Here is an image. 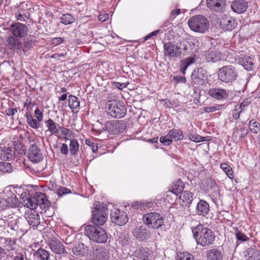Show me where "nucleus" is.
I'll list each match as a JSON object with an SVG mask.
<instances>
[{"label":"nucleus","instance_id":"obj_46","mask_svg":"<svg viewBox=\"0 0 260 260\" xmlns=\"http://www.w3.org/2000/svg\"><path fill=\"white\" fill-rule=\"evenodd\" d=\"M5 244L8 250H14L16 246V239L8 238L6 239Z\"/></svg>","mask_w":260,"mask_h":260},{"label":"nucleus","instance_id":"obj_58","mask_svg":"<svg viewBox=\"0 0 260 260\" xmlns=\"http://www.w3.org/2000/svg\"><path fill=\"white\" fill-rule=\"evenodd\" d=\"M64 41V39L61 37L53 38L51 40V43L54 46H57L59 44L62 43Z\"/></svg>","mask_w":260,"mask_h":260},{"label":"nucleus","instance_id":"obj_51","mask_svg":"<svg viewBox=\"0 0 260 260\" xmlns=\"http://www.w3.org/2000/svg\"><path fill=\"white\" fill-rule=\"evenodd\" d=\"M159 141L160 143H162L165 146H169L172 143V140L169 134L165 136L161 137Z\"/></svg>","mask_w":260,"mask_h":260},{"label":"nucleus","instance_id":"obj_59","mask_svg":"<svg viewBox=\"0 0 260 260\" xmlns=\"http://www.w3.org/2000/svg\"><path fill=\"white\" fill-rule=\"evenodd\" d=\"M161 31L160 29H157V30H155L150 32V34L146 35L144 37V41H147L148 40L150 39L151 38H152L153 37L156 36Z\"/></svg>","mask_w":260,"mask_h":260},{"label":"nucleus","instance_id":"obj_53","mask_svg":"<svg viewBox=\"0 0 260 260\" xmlns=\"http://www.w3.org/2000/svg\"><path fill=\"white\" fill-rule=\"evenodd\" d=\"M189 139L193 142L198 143L204 141V138L201 136L199 135H194L193 134H190L188 136Z\"/></svg>","mask_w":260,"mask_h":260},{"label":"nucleus","instance_id":"obj_40","mask_svg":"<svg viewBox=\"0 0 260 260\" xmlns=\"http://www.w3.org/2000/svg\"><path fill=\"white\" fill-rule=\"evenodd\" d=\"M61 22L65 25L72 24L75 21L74 17L71 14L67 13L62 15L60 17Z\"/></svg>","mask_w":260,"mask_h":260},{"label":"nucleus","instance_id":"obj_60","mask_svg":"<svg viewBox=\"0 0 260 260\" xmlns=\"http://www.w3.org/2000/svg\"><path fill=\"white\" fill-rule=\"evenodd\" d=\"M59 132H60L62 135L67 136L71 135L72 133L71 130L60 125V128H59Z\"/></svg>","mask_w":260,"mask_h":260},{"label":"nucleus","instance_id":"obj_18","mask_svg":"<svg viewBox=\"0 0 260 260\" xmlns=\"http://www.w3.org/2000/svg\"><path fill=\"white\" fill-rule=\"evenodd\" d=\"M233 11L238 14L244 12L248 8V3L244 0H235L231 5Z\"/></svg>","mask_w":260,"mask_h":260},{"label":"nucleus","instance_id":"obj_47","mask_svg":"<svg viewBox=\"0 0 260 260\" xmlns=\"http://www.w3.org/2000/svg\"><path fill=\"white\" fill-rule=\"evenodd\" d=\"M30 15L29 12H24L21 13V12H16L15 13V17L18 20L20 21H25L28 19Z\"/></svg>","mask_w":260,"mask_h":260},{"label":"nucleus","instance_id":"obj_50","mask_svg":"<svg viewBox=\"0 0 260 260\" xmlns=\"http://www.w3.org/2000/svg\"><path fill=\"white\" fill-rule=\"evenodd\" d=\"M222 106V105H216V106L206 107L204 108V111L206 113H211L220 110Z\"/></svg>","mask_w":260,"mask_h":260},{"label":"nucleus","instance_id":"obj_8","mask_svg":"<svg viewBox=\"0 0 260 260\" xmlns=\"http://www.w3.org/2000/svg\"><path fill=\"white\" fill-rule=\"evenodd\" d=\"M108 214L107 208L96 205L92 211V222L96 226L104 225L107 220Z\"/></svg>","mask_w":260,"mask_h":260},{"label":"nucleus","instance_id":"obj_48","mask_svg":"<svg viewBox=\"0 0 260 260\" xmlns=\"http://www.w3.org/2000/svg\"><path fill=\"white\" fill-rule=\"evenodd\" d=\"M177 260H194V256L188 252L180 253L177 255Z\"/></svg>","mask_w":260,"mask_h":260},{"label":"nucleus","instance_id":"obj_36","mask_svg":"<svg viewBox=\"0 0 260 260\" xmlns=\"http://www.w3.org/2000/svg\"><path fill=\"white\" fill-rule=\"evenodd\" d=\"M70 152L72 155H75L77 154L79 150V143L76 139H72L70 141Z\"/></svg>","mask_w":260,"mask_h":260},{"label":"nucleus","instance_id":"obj_26","mask_svg":"<svg viewBox=\"0 0 260 260\" xmlns=\"http://www.w3.org/2000/svg\"><path fill=\"white\" fill-rule=\"evenodd\" d=\"M94 257L95 260H108L109 253L105 248L99 247L94 252Z\"/></svg>","mask_w":260,"mask_h":260},{"label":"nucleus","instance_id":"obj_29","mask_svg":"<svg viewBox=\"0 0 260 260\" xmlns=\"http://www.w3.org/2000/svg\"><path fill=\"white\" fill-rule=\"evenodd\" d=\"M180 204L182 206L189 207L192 201V193L188 191H183L180 196Z\"/></svg>","mask_w":260,"mask_h":260},{"label":"nucleus","instance_id":"obj_35","mask_svg":"<svg viewBox=\"0 0 260 260\" xmlns=\"http://www.w3.org/2000/svg\"><path fill=\"white\" fill-rule=\"evenodd\" d=\"M7 200L8 207H16L19 205L18 199L17 198L16 196L13 193H11V195L7 198Z\"/></svg>","mask_w":260,"mask_h":260},{"label":"nucleus","instance_id":"obj_3","mask_svg":"<svg viewBox=\"0 0 260 260\" xmlns=\"http://www.w3.org/2000/svg\"><path fill=\"white\" fill-rule=\"evenodd\" d=\"M193 238L197 244L203 247H208L213 244L215 236L210 229L199 224L191 228Z\"/></svg>","mask_w":260,"mask_h":260},{"label":"nucleus","instance_id":"obj_34","mask_svg":"<svg viewBox=\"0 0 260 260\" xmlns=\"http://www.w3.org/2000/svg\"><path fill=\"white\" fill-rule=\"evenodd\" d=\"M119 123L114 121H108L106 124V128L109 133L115 134L118 132L117 129L119 127Z\"/></svg>","mask_w":260,"mask_h":260},{"label":"nucleus","instance_id":"obj_62","mask_svg":"<svg viewBox=\"0 0 260 260\" xmlns=\"http://www.w3.org/2000/svg\"><path fill=\"white\" fill-rule=\"evenodd\" d=\"M180 13V9H176L175 10H173L169 16V19L171 20H173L175 19L177 15H178Z\"/></svg>","mask_w":260,"mask_h":260},{"label":"nucleus","instance_id":"obj_2","mask_svg":"<svg viewBox=\"0 0 260 260\" xmlns=\"http://www.w3.org/2000/svg\"><path fill=\"white\" fill-rule=\"evenodd\" d=\"M9 30L12 35L8 36L6 40L8 47L13 50H24L21 39L27 36V26L19 22L13 23L10 25Z\"/></svg>","mask_w":260,"mask_h":260},{"label":"nucleus","instance_id":"obj_43","mask_svg":"<svg viewBox=\"0 0 260 260\" xmlns=\"http://www.w3.org/2000/svg\"><path fill=\"white\" fill-rule=\"evenodd\" d=\"M249 128L252 133L257 134L260 130V124L254 120H251L249 123Z\"/></svg>","mask_w":260,"mask_h":260},{"label":"nucleus","instance_id":"obj_55","mask_svg":"<svg viewBox=\"0 0 260 260\" xmlns=\"http://www.w3.org/2000/svg\"><path fill=\"white\" fill-rule=\"evenodd\" d=\"M71 192V191L69 189L63 187H60L57 190L58 197H62L63 195L70 193Z\"/></svg>","mask_w":260,"mask_h":260},{"label":"nucleus","instance_id":"obj_17","mask_svg":"<svg viewBox=\"0 0 260 260\" xmlns=\"http://www.w3.org/2000/svg\"><path fill=\"white\" fill-rule=\"evenodd\" d=\"M133 234L134 236L139 240H146L151 236L150 231L143 226L135 228L133 231Z\"/></svg>","mask_w":260,"mask_h":260},{"label":"nucleus","instance_id":"obj_21","mask_svg":"<svg viewBox=\"0 0 260 260\" xmlns=\"http://www.w3.org/2000/svg\"><path fill=\"white\" fill-rule=\"evenodd\" d=\"M207 6L210 10L221 11L225 7L224 0H207Z\"/></svg>","mask_w":260,"mask_h":260},{"label":"nucleus","instance_id":"obj_31","mask_svg":"<svg viewBox=\"0 0 260 260\" xmlns=\"http://www.w3.org/2000/svg\"><path fill=\"white\" fill-rule=\"evenodd\" d=\"M194 58L192 57H189L182 60L179 66V69L181 72L182 74H185V71L188 66L191 64H192L194 62Z\"/></svg>","mask_w":260,"mask_h":260},{"label":"nucleus","instance_id":"obj_20","mask_svg":"<svg viewBox=\"0 0 260 260\" xmlns=\"http://www.w3.org/2000/svg\"><path fill=\"white\" fill-rule=\"evenodd\" d=\"M209 209V204L206 201L201 200L197 205L196 213L199 216H205L208 214Z\"/></svg>","mask_w":260,"mask_h":260},{"label":"nucleus","instance_id":"obj_7","mask_svg":"<svg viewBox=\"0 0 260 260\" xmlns=\"http://www.w3.org/2000/svg\"><path fill=\"white\" fill-rule=\"evenodd\" d=\"M238 73L233 65L223 66L219 69L218 78L219 80L225 83L230 84L237 80Z\"/></svg>","mask_w":260,"mask_h":260},{"label":"nucleus","instance_id":"obj_5","mask_svg":"<svg viewBox=\"0 0 260 260\" xmlns=\"http://www.w3.org/2000/svg\"><path fill=\"white\" fill-rule=\"evenodd\" d=\"M109 115L115 118H121L125 116L126 108L124 103L117 100L108 101L105 106Z\"/></svg>","mask_w":260,"mask_h":260},{"label":"nucleus","instance_id":"obj_25","mask_svg":"<svg viewBox=\"0 0 260 260\" xmlns=\"http://www.w3.org/2000/svg\"><path fill=\"white\" fill-rule=\"evenodd\" d=\"M184 182L180 179L174 181L171 186L172 190H169L167 192L168 195L173 193L177 196L178 194L182 193L184 188Z\"/></svg>","mask_w":260,"mask_h":260},{"label":"nucleus","instance_id":"obj_10","mask_svg":"<svg viewBox=\"0 0 260 260\" xmlns=\"http://www.w3.org/2000/svg\"><path fill=\"white\" fill-rule=\"evenodd\" d=\"M207 78V72L202 68L194 70L191 76L192 83L197 85H203L205 83Z\"/></svg>","mask_w":260,"mask_h":260},{"label":"nucleus","instance_id":"obj_32","mask_svg":"<svg viewBox=\"0 0 260 260\" xmlns=\"http://www.w3.org/2000/svg\"><path fill=\"white\" fill-rule=\"evenodd\" d=\"M168 134L171 139H174L175 141L181 140L183 139L182 132L180 129H171Z\"/></svg>","mask_w":260,"mask_h":260},{"label":"nucleus","instance_id":"obj_44","mask_svg":"<svg viewBox=\"0 0 260 260\" xmlns=\"http://www.w3.org/2000/svg\"><path fill=\"white\" fill-rule=\"evenodd\" d=\"M220 168L231 179L233 178V171L232 168L227 164L223 163L220 165Z\"/></svg>","mask_w":260,"mask_h":260},{"label":"nucleus","instance_id":"obj_27","mask_svg":"<svg viewBox=\"0 0 260 260\" xmlns=\"http://www.w3.org/2000/svg\"><path fill=\"white\" fill-rule=\"evenodd\" d=\"M51 250L56 254H62L65 251L63 245L58 240H51L49 244Z\"/></svg>","mask_w":260,"mask_h":260},{"label":"nucleus","instance_id":"obj_13","mask_svg":"<svg viewBox=\"0 0 260 260\" xmlns=\"http://www.w3.org/2000/svg\"><path fill=\"white\" fill-rule=\"evenodd\" d=\"M27 155L34 163H38L42 159V154L36 145H31L28 148Z\"/></svg>","mask_w":260,"mask_h":260},{"label":"nucleus","instance_id":"obj_56","mask_svg":"<svg viewBox=\"0 0 260 260\" xmlns=\"http://www.w3.org/2000/svg\"><path fill=\"white\" fill-rule=\"evenodd\" d=\"M235 235L237 239L243 242L247 241L248 239V238L241 231H237Z\"/></svg>","mask_w":260,"mask_h":260},{"label":"nucleus","instance_id":"obj_22","mask_svg":"<svg viewBox=\"0 0 260 260\" xmlns=\"http://www.w3.org/2000/svg\"><path fill=\"white\" fill-rule=\"evenodd\" d=\"M33 256L35 259L36 260H50L52 257H53L52 255L50 254L49 251L42 248H39L36 251H35L33 253Z\"/></svg>","mask_w":260,"mask_h":260},{"label":"nucleus","instance_id":"obj_64","mask_svg":"<svg viewBox=\"0 0 260 260\" xmlns=\"http://www.w3.org/2000/svg\"><path fill=\"white\" fill-rule=\"evenodd\" d=\"M35 115L37 119L39 121H41L43 119V114L42 112L39 109H37L35 111Z\"/></svg>","mask_w":260,"mask_h":260},{"label":"nucleus","instance_id":"obj_49","mask_svg":"<svg viewBox=\"0 0 260 260\" xmlns=\"http://www.w3.org/2000/svg\"><path fill=\"white\" fill-rule=\"evenodd\" d=\"M243 111L241 108V105H236L233 111V117L235 119H238L240 114Z\"/></svg>","mask_w":260,"mask_h":260},{"label":"nucleus","instance_id":"obj_63","mask_svg":"<svg viewBox=\"0 0 260 260\" xmlns=\"http://www.w3.org/2000/svg\"><path fill=\"white\" fill-rule=\"evenodd\" d=\"M8 208V204L7 199H0V210H5Z\"/></svg>","mask_w":260,"mask_h":260},{"label":"nucleus","instance_id":"obj_39","mask_svg":"<svg viewBox=\"0 0 260 260\" xmlns=\"http://www.w3.org/2000/svg\"><path fill=\"white\" fill-rule=\"evenodd\" d=\"M11 220H8L7 226L11 230L17 231L19 229V220L18 219H12L10 218Z\"/></svg>","mask_w":260,"mask_h":260},{"label":"nucleus","instance_id":"obj_41","mask_svg":"<svg viewBox=\"0 0 260 260\" xmlns=\"http://www.w3.org/2000/svg\"><path fill=\"white\" fill-rule=\"evenodd\" d=\"M248 133V130L245 127L240 126L235 129L234 134L236 136H239V138L241 139L245 137Z\"/></svg>","mask_w":260,"mask_h":260},{"label":"nucleus","instance_id":"obj_15","mask_svg":"<svg viewBox=\"0 0 260 260\" xmlns=\"http://www.w3.org/2000/svg\"><path fill=\"white\" fill-rule=\"evenodd\" d=\"M208 93L210 96L218 101L225 99L229 96L228 91L222 88H211L208 90Z\"/></svg>","mask_w":260,"mask_h":260},{"label":"nucleus","instance_id":"obj_54","mask_svg":"<svg viewBox=\"0 0 260 260\" xmlns=\"http://www.w3.org/2000/svg\"><path fill=\"white\" fill-rule=\"evenodd\" d=\"M40 122L38 119L32 118L28 121L27 123L31 127L37 129L40 127Z\"/></svg>","mask_w":260,"mask_h":260},{"label":"nucleus","instance_id":"obj_11","mask_svg":"<svg viewBox=\"0 0 260 260\" xmlns=\"http://www.w3.org/2000/svg\"><path fill=\"white\" fill-rule=\"evenodd\" d=\"M110 215L112 221L118 225H123L128 221L126 213L119 209L112 210Z\"/></svg>","mask_w":260,"mask_h":260},{"label":"nucleus","instance_id":"obj_33","mask_svg":"<svg viewBox=\"0 0 260 260\" xmlns=\"http://www.w3.org/2000/svg\"><path fill=\"white\" fill-rule=\"evenodd\" d=\"M135 253L137 257L143 260L148 259L150 255L148 248L143 247L138 249Z\"/></svg>","mask_w":260,"mask_h":260},{"label":"nucleus","instance_id":"obj_24","mask_svg":"<svg viewBox=\"0 0 260 260\" xmlns=\"http://www.w3.org/2000/svg\"><path fill=\"white\" fill-rule=\"evenodd\" d=\"M46 127L47 129V132H49L51 135L56 136L59 133V128H60V125L56 123L52 119H48L44 121Z\"/></svg>","mask_w":260,"mask_h":260},{"label":"nucleus","instance_id":"obj_57","mask_svg":"<svg viewBox=\"0 0 260 260\" xmlns=\"http://www.w3.org/2000/svg\"><path fill=\"white\" fill-rule=\"evenodd\" d=\"M85 144L91 148L93 152H95L98 150V147L96 143L87 139L85 140Z\"/></svg>","mask_w":260,"mask_h":260},{"label":"nucleus","instance_id":"obj_61","mask_svg":"<svg viewBox=\"0 0 260 260\" xmlns=\"http://www.w3.org/2000/svg\"><path fill=\"white\" fill-rule=\"evenodd\" d=\"M143 206H144V210H145L146 209H150V208L154 209V207L156 206V204L151 201V202H143Z\"/></svg>","mask_w":260,"mask_h":260},{"label":"nucleus","instance_id":"obj_19","mask_svg":"<svg viewBox=\"0 0 260 260\" xmlns=\"http://www.w3.org/2000/svg\"><path fill=\"white\" fill-rule=\"evenodd\" d=\"M224 253L222 250L212 248L206 251L207 260H222Z\"/></svg>","mask_w":260,"mask_h":260},{"label":"nucleus","instance_id":"obj_37","mask_svg":"<svg viewBox=\"0 0 260 260\" xmlns=\"http://www.w3.org/2000/svg\"><path fill=\"white\" fill-rule=\"evenodd\" d=\"M72 252L76 255H84L85 253L84 244L79 243L75 245L72 249Z\"/></svg>","mask_w":260,"mask_h":260},{"label":"nucleus","instance_id":"obj_1","mask_svg":"<svg viewBox=\"0 0 260 260\" xmlns=\"http://www.w3.org/2000/svg\"><path fill=\"white\" fill-rule=\"evenodd\" d=\"M20 198L23 204L30 210L25 212V218L27 221L30 227L34 229H37L40 223V219L39 214L33 210L39 206L42 211L46 212L50 206V202L47 199L44 193L37 192L34 196L28 197L24 200V193H22Z\"/></svg>","mask_w":260,"mask_h":260},{"label":"nucleus","instance_id":"obj_9","mask_svg":"<svg viewBox=\"0 0 260 260\" xmlns=\"http://www.w3.org/2000/svg\"><path fill=\"white\" fill-rule=\"evenodd\" d=\"M144 222L149 228L158 229L164 224L162 216L156 212H150L143 215Z\"/></svg>","mask_w":260,"mask_h":260},{"label":"nucleus","instance_id":"obj_4","mask_svg":"<svg viewBox=\"0 0 260 260\" xmlns=\"http://www.w3.org/2000/svg\"><path fill=\"white\" fill-rule=\"evenodd\" d=\"M84 230L86 236L93 242L103 243L108 239L106 232L101 226L88 225L85 227Z\"/></svg>","mask_w":260,"mask_h":260},{"label":"nucleus","instance_id":"obj_45","mask_svg":"<svg viewBox=\"0 0 260 260\" xmlns=\"http://www.w3.org/2000/svg\"><path fill=\"white\" fill-rule=\"evenodd\" d=\"M180 51V56L183 54V55H187L189 52L188 45L186 42H180L178 43Z\"/></svg>","mask_w":260,"mask_h":260},{"label":"nucleus","instance_id":"obj_38","mask_svg":"<svg viewBox=\"0 0 260 260\" xmlns=\"http://www.w3.org/2000/svg\"><path fill=\"white\" fill-rule=\"evenodd\" d=\"M35 40L33 36H29L26 38H24L23 47L24 49L23 51H27L29 49L32 47Z\"/></svg>","mask_w":260,"mask_h":260},{"label":"nucleus","instance_id":"obj_28","mask_svg":"<svg viewBox=\"0 0 260 260\" xmlns=\"http://www.w3.org/2000/svg\"><path fill=\"white\" fill-rule=\"evenodd\" d=\"M239 63L247 71H251L253 69V59L248 55H244L239 58Z\"/></svg>","mask_w":260,"mask_h":260},{"label":"nucleus","instance_id":"obj_30","mask_svg":"<svg viewBox=\"0 0 260 260\" xmlns=\"http://www.w3.org/2000/svg\"><path fill=\"white\" fill-rule=\"evenodd\" d=\"M69 106L72 112L78 113L79 111L80 100L79 99L72 95L69 96Z\"/></svg>","mask_w":260,"mask_h":260},{"label":"nucleus","instance_id":"obj_14","mask_svg":"<svg viewBox=\"0 0 260 260\" xmlns=\"http://www.w3.org/2000/svg\"><path fill=\"white\" fill-rule=\"evenodd\" d=\"M15 155V149L13 146L0 147V158L3 160H10Z\"/></svg>","mask_w":260,"mask_h":260},{"label":"nucleus","instance_id":"obj_12","mask_svg":"<svg viewBox=\"0 0 260 260\" xmlns=\"http://www.w3.org/2000/svg\"><path fill=\"white\" fill-rule=\"evenodd\" d=\"M164 55L169 58L179 57L180 51L178 44L172 42L165 43L164 44Z\"/></svg>","mask_w":260,"mask_h":260},{"label":"nucleus","instance_id":"obj_6","mask_svg":"<svg viewBox=\"0 0 260 260\" xmlns=\"http://www.w3.org/2000/svg\"><path fill=\"white\" fill-rule=\"evenodd\" d=\"M188 24L191 30L202 34L207 31L209 27V21L202 15L190 17L188 21Z\"/></svg>","mask_w":260,"mask_h":260},{"label":"nucleus","instance_id":"obj_42","mask_svg":"<svg viewBox=\"0 0 260 260\" xmlns=\"http://www.w3.org/2000/svg\"><path fill=\"white\" fill-rule=\"evenodd\" d=\"M12 166L10 163L0 162V171L5 173H9L12 172Z\"/></svg>","mask_w":260,"mask_h":260},{"label":"nucleus","instance_id":"obj_23","mask_svg":"<svg viewBox=\"0 0 260 260\" xmlns=\"http://www.w3.org/2000/svg\"><path fill=\"white\" fill-rule=\"evenodd\" d=\"M244 254L247 260H260V250L256 248H248L244 251Z\"/></svg>","mask_w":260,"mask_h":260},{"label":"nucleus","instance_id":"obj_16","mask_svg":"<svg viewBox=\"0 0 260 260\" xmlns=\"http://www.w3.org/2000/svg\"><path fill=\"white\" fill-rule=\"evenodd\" d=\"M205 59L208 62H216L221 59L222 54L215 48H210L205 54Z\"/></svg>","mask_w":260,"mask_h":260},{"label":"nucleus","instance_id":"obj_52","mask_svg":"<svg viewBox=\"0 0 260 260\" xmlns=\"http://www.w3.org/2000/svg\"><path fill=\"white\" fill-rule=\"evenodd\" d=\"M222 23L225 26L226 29L228 30H232L235 26V22L234 20H232L231 19L229 20H224L222 21Z\"/></svg>","mask_w":260,"mask_h":260}]
</instances>
